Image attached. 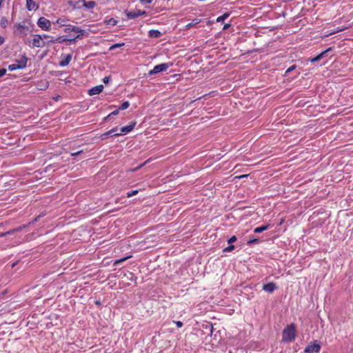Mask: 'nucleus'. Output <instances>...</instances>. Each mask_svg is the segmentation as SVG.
Returning <instances> with one entry per match:
<instances>
[{"label": "nucleus", "mask_w": 353, "mask_h": 353, "mask_svg": "<svg viewBox=\"0 0 353 353\" xmlns=\"http://www.w3.org/2000/svg\"><path fill=\"white\" fill-rule=\"evenodd\" d=\"M296 336V327L294 324L287 325L283 331V341L292 342Z\"/></svg>", "instance_id": "1"}, {"label": "nucleus", "mask_w": 353, "mask_h": 353, "mask_svg": "<svg viewBox=\"0 0 353 353\" xmlns=\"http://www.w3.org/2000/svg\"><path fill=\"white\" fill-rule=\"evenodd\" d=\"M54 39H50L48 41H42V37L40 34H34L33 36V39L32 40V47L33 48H43L46 46H49L52 43H54Z\"/></svg>", "instance_id": "2"}, {"label": "nucleus", "mask_w": 353, "mask_h": 353, "mask_svg": "<svg viewBox=\"0 0 353 353\" xmlns=\"http://www.w3.org/2000/svg\"><path fill=\"white\" fill-rule=\"evenodd\" d=\"M172 65V63H163L157 65L154 68L148 72V75L151 76L153 74H158L161 72L166 71L170 66Z\"/></svg>", "instance_id": "3"}, {"label": "nucleus", "mask_w": 353, "mask_h": 353, "mask_svg": "<svg viewBox=\"0 0 353 353\" xmlns=\"http://www.w3.org/2000/svg\"><path fill=\"white\" fill-rule=\"evenodd\" d=\"M27 61V58L23 57L20 60L17 61L16 63L9 65L8 70L10 71H14L17 69H23L26 67Z\"/></svg>", "instance_id": "4"}, {"label": "nucleus", "mask_w": 353, "mask_h": 353, "mask_svg": "<svg viewBox=\"0 0 353 353\" xmlns=\"http://www.w3.org/2000/svg\"><path fill=\"white\" fill-rule=\"evenodd\" d=\"M37 26L43 30H50L51 27V22L48 19L41 17L38 19Z\"/></svg>", "instance_id": "5"}, {"label": "nucleus", "mask_w": 353, "mask_h": 353, "mask_svg": "<svg viewBox=\"0 0 353 353\" xmlns=\"http://www.w3.org/2000/svg\"><path fill=\"white\" fill-rule=\"evenodd\" d=\"M320 350H321V345H320L319 343H318L317 341H315L314 343L308 345L305 347V352L307 353H314V352L317 353L320 351Z\"/></svg>", "instance_id": "6"}, {"label": "nucleus", "mask_w": 353, "mask_h": 353, "mask_svg": "<svg viewBox=\"0 0 353 353\" xmlns=\"http://www.w3.org/2000/svg\"><path fill=\"white\" fill-rule=\"evenodd\" d=\"M145 14H146L145 11L137 10L130 11V12H128L127 17L128 19H135L138 17L145 15Z\"/></svg>", "instance_id": "7"}, {"label": "nucleus", "mask_w": 353, "mask_h": 353, "mask_svg": "<svg viewBox=\"0 0 353 353\" xmlns=\"http://www.w3.org/2000/svg\"><path fill=\"white\" fill-rule=\"evenodd\" d=\"M26 8L29 11L37 10L39 8L35 0H26Z\"/></svg>", "instance_id": "8"}, {"label": "nucleus", "mask_w": 353, "mask_h": 353, "mask_svg": "<svg viewBox=\"0 0 353 353\" xmlns=\"http://www.w3.org/2000/svg\"><path fill=\"white\" fill-rule=\"evenodd\" d=\"M103 90V85H99L97 86H94L92 88L89 92L88 94L90 96L96 95L100 94Z\"/></svg>", "instance_id": "9"}, {"label": "nucleus", "mask_w": 353, "mask_h": 353, "mask_svg": "<svg viewBox=\"0 0 353 353\" xmlns=\"http://www.w3.org/2000/svg\"><path fill=\"white\" fill-rule=\"evenodd\" d=\"M135 124H136V123L133 122V123H131L128 125L122 127L120 129V133H121V134H128V132H131L134 129Z\"/></svg>", "instance_id": "10"}, {"label": "nucleus", "mask_w": 353, "mask_h": 353, "mask_svg": "<svg viewBox=\"0 0 353 353\" xmlns=\"http://www.w3.org/2000/svg\"><path fill=\"white\" fill-rule=\"evenodd\" d=\"M276 289V284L272 282L266 283L263 286V290L269 293L273 292Z\"/></svg>", "instance_id": "11"}, {"label": "nucleus", "mask_w": 353, "mask_h": 353, "mask_svg": "<svg viewBox=\"0 0 353 353\" xmlns=\"http://www.w3.org/2000/svg\"><path fill=\"white\" fill-rule=\"evenodd\" d=\"M69 20L66 18H59L57 20L56 23L59 27L68 26Z\"/></svg>", "instance_id": "12"}, {"label": "nucleus", "mask_w": 353, "mask_h": 353, "mask_svg": "<svg viewBox=\"0 0 353 353\" xmlns=\"http://www.w3.org/2000/svg\"><path fill=\"white\" fill-rule=\"evenodd\" d=\"M79 35H77L75 37H74L73 39H64L62 37H59L58 38H57L54 41V43L55 42H58V43H61V42H63V41H68L70 42H74L76 39H79Z\"/></svg>", "instance_id": "13"}, {"label": "nucleus", "mask_w": 353, "mask_h": 353, "mask_svg": "<svg viewBox=\"0 0 353 353\" xmlns=\"http://www.w3.org/2000/svg\"><path fill=\"white\" fill-rule=\"evenodd\" d=\"M71 31L78 33L79 34L78 35H79V37L81 35H83L86 32L85 30H83L78 26H72Z\"/></svg>", "instance_id": "14"}, {"label": "nucleus", "mask_w": 353, "mask_h": 353, "mask_svg": "<svg viewBox=\"0 0 353 353\" xmlns=\"http://www.w3.org/2000/svg\"><path fill=\"white\" fill-rule=\"evenodd\" d=\"M148 35L152 38H159L161 35V32L157 30H150Z\"/></svg>", "instance_id": "15"}, {"label": "nucleus", "mask_w": 353, "mask_h": 353, "mask_svg": "<svg viewBox=\"0 0 353 353\" xmlns=\"http://www.w3.org/2000/svg\"><path fill=\"white\" fill-rule=\"evenodd\" d=\"M72 59V55L71 54H67L65 57V59L61 61L59 63V65L62 67L63 66H66L69 64V63L70 62Z\"/></svg>", "instance_id": "16"}, {"label": "nucleus", "mask_w": 353, "mask_h": 353, "mask_svg": "<svg viewBox=\"0 0 353 353\" xmlns=\"http://www.w3.org/2000/svg\"><path fill=\"white\" fill-rule=\"evenodd\" d=\"M83 6L88 9H92L96 6V3L94 1H85V0H83Z\"/></svg>", "instance_id": "17"}, {"label": "nucleus", "mask_w": 353, "mask_h": 353, "mask_svg": "<svg viewBox=\"0 0 353 353\" xmlns=\"http://www.w3.org/2000/svg\"><path fill=\"white\" fill-rule=\"evenodd\" d=\"M49 86V83L48 81H42L41 82H39L37 85V88L39 90H44L46 89H47Z\"/></svg>", "instance_id": "18"}, {"label": "nucleus", "mask_w": 353, "mask_h": 353, "mask_svg": "<svg viewBox=\"0 0 353 353\" xmlns=\"http://www.w3.org/2000/svg\"><path fill=\"white\" fill-rule=\"evenodd\" d=\"M269 228H270V225L269 224H268L266 225H263V226L257 227V228H254V232L255 233H261V232L268 230Z\"/></svg>", "instance_id": "19"}, {"label": "nucleus", "mask_w": 353, "mask_h": 353, "mask_svg": "<svg viewBox=\"0 0 353 353\" xmlns=\"http://www.w3.org/2000/svg\"><path fill=\"white\" fill-rule=\"evenodd\" d=\"M332 49L330 48H327V50H324L323 52H321L319 54L317 55L319 60L323 59L327 54L328 52H330Z\"/></svg>", "instance_id": "20"}, {"label": "nucleus", "mask_w": 353, "mask_h": 353, "mask_svg": "<svg viewBox=\"0 0 353 353\" xmlns=\"http://www.w3.org/2000/svg\"><path fill=\"white\" fill-rule=\"evenodd\" d=\"M130 257L131 256H129L123 257V258L119 259L118 260H116L114 263V265H119Z\"/></svg>", "instance_id": "21"}, {"label": "nucleus", "mask_w": 353, "mask_h": 353, "mask_svg": "<svg viewBox=\"0 0 353 353\" xmlns=\"http://www.w3.org/2000/svg\"><path fill=\"white\" fill-rule=\"evenodd\" d=\"M105 23L107 24V25H112V26H115L117 23V21L115 20L113 18H111L108 20H106L105 21Z\"/></svg>", "instance_id": "22"}, {"label": "nucleus", "mask_w": 353, "mask_h": 353, "mask_svg": "<svg viewBox=\"0 0 353 353\" xmlns=\"http://www.w3.org/2000/svg\"><path fill=\"white\" fill-rule=\"evenodd\" d=\"M109 137H113L111 130L102 134L101 139H105L106 138H108Z\"/></svg>", "instance_id": "23"}, {"label": "nucleus", "mask_w": 353, "mask_h": 353, "mask_svg": "<svg viewBox=\"0 0 353 353\" xmlns=\"http://www.w3.org/2000/svg\"><path fill=\"white\" fill-rule=\"evenodd\" d=\"M21 229H22V227H19V228H17V229H14V230H13L8 231V232H6V233H1V234H0V237H1V236H5V235H6L7 234H12L14 232H15V231H19V230H21Z\"/></svg>", "instance_id": "24"}, {"label": "nucleus", "mask_w": 353, "mask_h": 353, "mask_svg": "<svg viewBox=\"0 0 353 353\" xmlns=\"http://www.w3.org/2000/svg\"><path fill=\"white\" fill-rule=\"evenodd\" d=\"M40 36L42 37V41H50V39H53L52 37L49 36L46 34H40Z\"/></svg>", "instance_id": "25"}, {"label": "nucleus", "mask_w": 353, "mask_h": 353, "mask_svg": "<svg viewBox=\"0 0 353 353\" xmlns=\"http://www.w3.org/2000/svg\"><path fill=\"white\" fill-rule=\"evenodd\" d=\"M137 193H138V190H132V191L128 192L126 195H127V197L130 198V197H132V196L136 195Z\"/></svg>", "instance_id": "26"}, {"label": "nucleus", "mask_w": 353, "mask_h": 353, "mask_svg": "<svg viewBox=\"0 0 353 353\" xmlns=\"http://www.w3.org/2000/svg\"><path fill=\"white\" fill-rule=\"evenodd\" d=\"M199 23V21L197 20H194L193 21H192L191 23H189L188 24H187L185 26V28L186 29H190L191 28L192 26H194V25L197 24Z\"/></svg>", "instance_id": "27"}, {"label": "nucleus", "mask_w": 353, "mask_h": 353, "mask_svg": "<svg viewBox=\"0 0 353 353\" xmlns=\"http://www.w3.org/2000/svg\"><path fill=\"white\" fill-rule=\"evenodd\" d=\"M234 249V245L230 244V245L226 247L225 248H224L223 251L224 252H229L232 251Z\"/></svg>", "instance_id": "28"}, {"label": "nucleus", "mask_w": 353, "mask_h": 353, "mask_svg": "<svg viewBox=\"0 0 353 353\" xmlns=\"http://www.w3.org/2000/svg\"><path fill=\"white\" fill-rule=\"evenodd\" d=\"M130 106V103L128 101H125L123 102L121 107H120V110H125L127 109L128 107Z\"/></svg>", "instance_id": "29"}, {"label": "nucleus", "mask_w": 353, "mask_h": 353, "mask_svg": "<svg viewBox=\"0 0 353 353\" xmlns=\"http://www.w3.org/2000/svg\"><path fill=\"white\" fill-rule=\"evenodd\" d=\"M228 17V14H225L222 16H220L216 19V21L217 22H223Z\"/></svg>", "instance_id": "30"}, {"label": "nucleus", "mask_w": 353, "mask_h": 353, "mask_svg": "<svg viewBox=\"0 0 353 353\" xmlns=\"http://www.w3.org/2000/svg\"><path fill=\"white\" fill-rule=\"evenodd\" d=\"M117 131H118L117 128H114L111 129V132L112 133L113 137H117V136H119L121 134V133H120V132L119 133V132H117Z\"/></svg>", "instance_id": "31"}, {"label": "nucleus", "mask_w": 353, "mask_h": 353, "mask_svg": "<svg viewBox=\"0 0 353 353\" xmlns=\"http://www.w3.org/2000/svg\"><path fill=\"white\" fill-rule=\"evenodd\" d=\"M119 112V110H116L113 112H112L110 114H108L105 118V119H110L112 116L113 115H117L118 114Z\"/></svg>", "instance_id": "32"}, {"label": "nucleus", "mask_w": 353, "mask_h": 353, "mask_svg": "<svg viewBox=\"0 0 353 353\" xmlns=\"http://www.w3.org/2000/svg\"><path fill=\"white\" fill-rule=\"evenodd\" d=\"M124 46V43H116V44H114L113 46H112L110 49L112 50V49H114L116 48H120L121 46Z\"/></svg>", "instance_id": "33"}, {"label": "nucleus", "mask_w": 353, "mask_h": 353, "mask_svg": "<svg viewBox=\"0 0 353 353\" xmlns=\"http://www.w3.org/2000/svg\"><path fill=\"white\" fill-rule=\"evenodd\" d=\"M296 68V65H291L290 68H288L287 69V70L285 71V74H288V73L291 72L292 71H293Z\"/></svg>", "instance_id": "34"}, {"label": "nucleus", "mask_w": 353, "mask_h": 353, "mask_svg": "<svg viewBox=\"0 0 353 353\" xmlns=\"http://www.w3.org/2000/svg\"><path fill=\"white\" fill-rule=\"evenodd\" d=\"M236 241V237L235 236H232L231 238H230L228 240V243L229 244H231L234 243L235 241Z\"/></svg>", "instance_id": "35"}, {"label": "nucleus", "mask_w": 353, "mask_h": 353, "mask_svg": "<svg viewBox=\"0 0 353 353\" xmlns=\"http://www.w3.org/2000/svg\"><path fill=\"white\" fill-rule=\"evenodd\" d=\"M110 81V77H105L103 79V82L104 83H108Z\"/></svg>", "instance_id": "36"}, {"label": "nucleus", "mask_w": 353, "mask_h": 353, "mask_svg": "<svg viewBox=\"0 0 353 353\" xmlns=\"http://www.w3.org/2000/svg\"><path fill=\"white\" fill-rule=\"evenodd\" d=\"M6 73V70L5 68L0 69V77L4 76Z\"/></svg>", "instance_id": "37"}, {"label": "nucleus", "mask_w": 353, "mask_h": 353, "mask_svg": "<svg viewBox=\"0 0 353 353\" xmlns=\"http://www.w3.org/2000/svg\"><path fill=\"white\" fill-rule=\"evenodd\" d=\"M71 27H72V26H68H68H66V28L64 29V32L65 33H69L70 32H72L71 31Z\"/></svg>", "instance_id": "38"}, {"label": "nucleus", "mask_w": 353, "mask_h": 353, "mask_svg": "<svg viewBox=\"0 0 353 353\" xmlns=\"http://www.w3.org/2000/svg\"><path fill=\"white\" fill-rule=\"evenodd\" d=\"M258 242V239H250L248 241V244H253V243H256Z\"/></svg>", "instance_id": "39"}, {"label": "nucleus", "mask_w": 353, "mask_h": 353, "mask_svg": "<svg viewBox=\"0 0 353 353\" xmlns=\"http://www.w3.org/2000/svg\"><path fill=\"white\" fill-rule=\"evenodd\" d=\"M174 323H176L178 327H181L183 326V323L181 321H174Z\"/></svg>", "instance_id": "40"}, {"label": "nucleus", "mask_w": 353, "mask_h": 353, "mask_svg": "<svg viewBox=\"0 0 353 353\" xmlns=\"http://www.w3.org/2000/svg\"><path fill=\"white\" fill-rule=\"evenodd\" d=\"M310 61V62L314 63V62H316V61H318L320 60L319 59L318 57L316 56L315 57L312 58Z\"/></svg>", "instance_id": "41"}, {"label": "nucleus", "mask_w": 353, "mask_h": 353, "mask_svg": "<svg viewBox=\"0 0 353 353\" xmlns=\"http://www.w3.org/2000/svg\"><path fill=\"white\" fill-rule=\"evenodd\" d=\"M142 3H151L153 0H140Z\"/></svg>", "instance_id": "42"}, {"label": "nucleus", "mask_w": 353, "mask_h": 353, "mask_svg": "<svg viewBox=\"0 0 353 353\" xmlns=\"http://www.w3.org/2000/svg\"><path fill=\"white\" fill-rule=\"evenodd\" d=\"M81 152H82V150L77 152H73L71 154H72V156L76 157V156L79 155V154H81Z\"/></svg>", "instance_id": "43"}, {"label": "nucleus", "mask_w": 353, "mask_h": 353, "mask_svg": "<svg viewBox=\"0 0 353 353\" xmlns=\"http://www.w3.org/2000/svg\"><path fill=\"white\" fill-rule=\"evenodd\" d=\"M4 38L0 35V45H2L4 43Z\"/></svg>", "instance_id": "44"}, {"label": "nucleus", "mask_w": 353, "mask_h": 353, "mask_svg": "<svg viewBox=\"0 0 353 353\" xmlns=\"http://www.w3.org/2000/svg\"><path fill=\"white\" fill-rule=\"evenodd\" d=\"M228 26H229V25H228V24L225 25V26H224V29H226Z\"/></svg>", "instance_id": "45"}]
</instances>
